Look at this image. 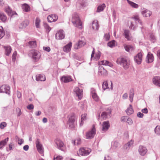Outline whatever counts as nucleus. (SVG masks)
<instances>
[{
    "instance_id": "f257e3e1",
    "label": "nucleus",
    "mask_w": 160,
    "mask_h": 160,
    "mask_svg": "<svg viewBox=\"0 0 160 160\" xmlns=\"http://www.w3.org/2000/svg\"><path fill=\"white\" fill-rule=\"evenodd\" d=\"M72 22L74 25L79 29L82 28V24L77 13H75L72 16Z\"/></svg>"
},
{
    "instance_id": "f03ea898",
    "label": "nucleus",
    "mask_w": 160,
    "mask_h": 160,
    "mask_svg": "<svg viewBox=\"0 0 160 160\" xmlns=\"http://www.w3.org/2000/svg\"><path fill=\"white\" fill-rule=\"evenodd\" d=\"M117 62L122 65L125 69L128 68L129 66V61L126 57H120L118 58Z\"/></svg>"
},
{
    "instance_id": "7ed1b4c3",
    "label": "nucleus",
    "mask_w": 160,
    "mask_h": 160,
    "mask_svg": "<svg viewBox=\"0 0 160 160\" xmlns=\"http://www.w3.org/2000/svg\"><path fill=\"white\" fill-rule=\"evenodd\" d=\"M33 60L35 62L38 61L41 56V54L39 51L35 50H32L30 51Z\"/></svg>"
},
{
    "instance_id": "20e7f679",
    "label": "nucleus",
    "mask_w": 160,
    "mask_h": 160,
    "mask_svg": "<svg viewBox=\"0 0 160 160\" xmlns=\"http://www.w3.org/2000/svg\"><path fill=\"white\" fill-rule=\"evenodd\" d=\"M55 142L58 149L63 151L66 150V147L63 142L61 140L57 138L55 140Z\"/></svg>"
},
{
    "instance_id": "39448f33",
    "label": "nucleus",
    "mask_w": 160,
    "mask_h": 160,
    "mask_svg": "<svg viewBox=\"0 0 160 160\" xmlns=\"http://www.w3.org/2000/svg\"><path fill=\"white\" fill-rule=\"evenodd\" d=\"M140 21V20L138 16H135L132 17L129 28L131 29H134L136 26V24L137 22H139Z\"/></svg>"
},
{
    "instance_id": "423d86ee",
    "label": "nucleus",
    "mask_w": 160,
    "mask_h": 160,
    "mask_svg": "<svg viewBox=\"0 0 160 160\" xmlns=\"http://www.w3.org/2000/svg\"><path fill=\"white\" fill-rule=\"evenodd\" d=\"M91 152L90 149L82 148L79 149L77 152V154L78 156H86L88 155Z\"/></svg>"
},
{
    "instance_id": "0eeeda50",
    "label": "nucleus",
    "mask_w": 160,
    "mask_h": 160,
    "mask_svg": "<svg viewBox=\"0 0 160 160\" xmlns=\"http://www.w3.org/2000/svg\"><path fill=\"white\" fill-rule=\"evenodd\" d=\"M96 133L95 126L94 125L92 126V130L86 133V138L88 139H91L92 138Z\"/></svg>"
},
{
    "instance_id": "6e6552de",
    "label": "nucleus",
    "mask_w": 160,
    "mask_h": 160,
    "mask_svg": "<svg viewBox=\"0 0 160 160\" xmlns=\"http://www.w3.org/2000/svg\"><path fill=\"white\" fill-rule=\"evenodd\" d=\"M75 121V117L74 115H72L69 118L68 122V125L70 128H73L74 127V122Z\"/></svg>"
},
{
    "instance_id": "1a4fd4ad",
    "label": "nucleus",
    "mask_w": 160,
    "mask_h": 160,
    "mask_svg": "<svg viewBox=\"0 0 160 160\" xmlns=\"http://www.w3.org/2000/svg\"><path fill=\"white\" fill-rule=\"evenodd\" d=\"M10 92V87L8 86L4 85L0 87V92L5 93L9 94Z\"/></svg>"
},
{
    "instance_id": "9d476101",
    "label": "nucleus",
    "mask_w": 160,
    "mask_h": 160,
    "mask_svg": "<svg viewBox=\"0 0 160 160\" xmlns=\"http://www.w3.org/2000/svg\"><path fill=\"white\" fill-rule=\"evenodd\" d=\"M56 38L57 39H62L64 38L65 35L64 31L62 30H60L56 33Z\"/></svg>"
},
{
    "instance_id": "9b49d317",
    "label": "nucleus",
    "mask_w": 160,
    "mask_h": 160,
    "mask_svg": "<svg viewBox=\"0 0 160 160\" xmlns=\"http://www.w3.org/2000/svg\"><path fill=\"white\" fill-rule=\"evenodd\" d=\"M94 50L95 49L93 48V50L91 54V58H93L94 60H98L100 58L101 56V52L99 51H98L95 53H94Z\"/></svg>"
},
{
    "instance_id": "f8f14e48",
    "label": "nucleus",
    "mask_w": 160,
    "mask_h": 160,
    "mask_svg": "<svg viewBox=\"0 0 160 160\" xmlns=\"http://www.w3.org/2000/svg\"><path fill=\"white\" fill-rule=\"evenodd\" d=\"M142 53L140 52L135 57L134 60L138 64H141L142 60Z\"/></svg>"
},
{
    "instance_id": "ddd939ff",
    "label": "nucleus",
    "mask_w": 160,
    "mask_h": 160,
    "mask_svg": "<svg viewBox=\"0 0 160 160\" xmlns=\"http://www.w3.org/2000/svg\"><path fill=\"white\" fill-rule=\"evenodd\" d=\"M74 92L78 97V98L81 99L82 96V90L80 89L78 87H76L74 89Z\"/></svg>"
},
{
    "instance_id": "4468645a",
    "label": "nucleus",
    "mask_w": 160,
    "mask_h": 160,
    "mask_svg": "<svg viewBox=\"0 0 160 160\" xmlns=\"http://www.w3.org/2000/svg\"><path fill=\"white\" fill-rule=\"evenodd\" d=\"M86 44V42H85L79 40L78 42L74 45V48L76 49H78L83 46H84Z\"/></svg>"
},
{
    "instance_id": "2eb2a0df",
    "label": "nucleus",
    "mask_w": 160,
    "mask_h": 160,
    "mask_svg": "<svg viewBox=\"0 0 160 160\" xmlns=\"http://www.w3.org/2000/svg\"><path fill=\"white\" fill-rule=\"evenodd\" d=\"M36 144L38 151L39 153L42 154L44 152L43 148H42V145L40 143L38 139L37 140Z\"/></svg>"
},
{
    "instance_id": "dca6fc26",
    "label": "nucleus",
    "mask_w": 160,
    "mask_h": 160,
    "mask_svg": "<svg viewBox=\"0 0 160 160\" xmlns=\"http://www.w3.org/2000/svg\"><path fill=\"white\" fill-rule=\"evenodd\" d=\"M62 82L64 83H67L72 81L71 77L69 76H63L61 79Z\"/></svg>"
},
{
    "instance_id": "f3484780",
    "label": "nucleus",
    "mask_w": 160,
    "mask_h": 160,
    "mask_svg": "<svg viewBox=\"0 0 160 160\" xmlns=\"http://www.w3.org/2000/svg\"><path fill=\"white\" fill-rule=\"evenodd\" d=\"M58 19L57 16L54 14H51L48 16L47 19L48 22H51L56 21Z\"/></svg>"
},
{
    "instance_id": "a211bd4d",
    "label": "nucleus",
    "mask_w": 160,
    "mask_h": 160,
    "mask_svg": "<svg viewBox=\"0 0 160 160\" xmlns=\"http://www.w3.org/2000/svg\"><path fill=\"white\" fill-rule=\"evenodd\" d=\"M138 151L139 154L142 155H144L147 152L146 148L142 146H140L138 149Z\"/></svg>"
},
{
    "instance_id": "6ab92c4d",
    "label": "nucleus",
    "mask_w": 160,
    "mask_h": 160,
    "mask_svg": "<svg viewBox=\"0 0 160 160\" xmlns=\"http://www.w3.org/2000/svg\"><path fill=\"white\" fill-rule=\"evenodd\" d=\"M109 83V84H111L110 87H108V83L107 81H105L103 82L102 85V88L103 90H105L108 88L112 90V89L113 84L112 82L110 81Z\"/></svg>"
},
{
    "instance_id": "aec40b11",
    "label": "nucleus",
    "mask_w": 160,
    "mask_h": 160,
    "mask_svg": "<svg viewBox=\"0 0 160 160\" xmlns=\"http://www.w3.org/2000/svg\"><path fill=\"white\" fill-rule=\"evenodd\" d=\"M98 72L99 75L106 76L108 74L107 71L102 66H100L99 68Z\"/></svg>"
},
{
    "instance_id": "412c9836",
    "label": "nucleus",
    "mask_w": 160,
    "mask_h": 160,
    "mask_svg": "<svg viewBox=\"0 0 160 160\" xmlns=\"http://www.w3.org/2000/svg\"><path fill=\"white\" fill-rule=\"evenodd\" d=\"M102 130L103 131H106L110 127L109 122L108 121L104 122L102 123Z\"/></svg>"
},
{
    "instance_id": "4be33fe9",
    "label": "nucleus",
    "mask_w": 160,
    "mask_h": 160,
    "mask_svg": "<svg viewBox=\"0 0 160 160\" xmlns=\"http://www.w3.org/2000/svg\"><path fill=\"white\" fill-rule=\"evenodd\" d=\"M85 2L84 0H78L76 3V7L77 9H79L84 6Z\"/></svg>"
},
{
    "instance_id": "5701e85b",
    "label": "nucleus",
    "mask_w": 160,
    "mask_h": 160,
    "mask_svg": "<svg viewBox=\"0 0 160 160\" xmlns=\"http://www.w3.org/2000/svg\"><path fill=\"white\" fill-rule=\"evenodd\" d=\"M72 45V43L71 42H70L68 44L65 46L63 47V51L65 52H69L71 49Z\"/></svg>"
},
{
    "instance_id": "b1692460",
    "label": "nucleus",
    "mask_w": 160,
    "mask_h": 160,
    "mask_svg": "<svg viewBox=\"0 0 160 160\" xmlns=\"http://www.w3.org/2000/svg\"><path fill=\"white\" fill-rule=\"evenodd\" d=\"M98 64L100 65L108 66L110 67L113 66V65L111 63L107 60H102L99 62H98Z\"/></svg>"
},
{
    "instance_id": "393cba45",
    "label": "nucleus",
    "mask_w": 160,
    "mask_h": 160,
    "mask_svg": "<svg viewBox=\"0 0 160 160\" xmlns=\"http://www.w3.org/2000/svg\"><path fill=\"white\" fill-rule=\"evenodd\" d=\"M153 83L155 85L159 87L160 86V77L159 76H156L152 79Z\"/></svg>"
},
{
    "instance_id": "a878e982",
    "label": "nucleus",
    "mask_w": 160,
    "mask_h": 160,
    "mask_svg": "<svg viewBox=\"0 0 160 160\" xmlns=\"http://www.w3.org/2000/svg\"><path fill=\"white\" fill-rule=\"evenodd\" d=\"M36 80L38 81H44L46 80V78L44 75L38 74L36 76Z\"/></svg>"
},
{
    "instance_id": "bb28decb",
    "label": "nucleus",
    "mask_w": 160,
    "mask_h": 160,
    "mask_svg": "<svg viewBox=\"0 0 160 160\" xmlns=\"http://www.w3.org/2000/svg\"><path fill=\"white\" fill-rule=\"evenodd\" d=\"M142 13L143 16L145 17H149L152 14V12L147 9L144 10L142 12Z\"/></svg>"
},
{
    "instance_id": "cd10ccee",
    "label": "nucleus",
    "mask_w": 160,
    "mask_h": 160,
    "mask_svg": "<svg viewBox=\"0 0 160 160\" xmlns=\"http://www.w3.org/2000/svg\"><path fill=\"white\" fill-rule=\"evenodd\" d=\"M147 62L148 63L152 62L154 60V57L152 54L149 52L147 56Z\"/></svg>"
},
{
    "instance_id": "c85d7f7f",
    "label": "nucleus",
    "mask_w": 160,
    "mask_h": 160,
    "mask_svg": "<svg viewBox=\"0 0 160 160\" xmlns=\"http://www.w3.org/2000/svg\"><path fill=\"white\" fill-rule=\"evenodd\" d=\"M99 28L98 22L97 20L93 21L92 23V28L95 30H98Z\"/></svg>"
},
{
    "instance_id": "c756f323",
    "label": "nucleus",
    "mask_w": 160,
    "mask_h": 160,
    "mask_svg": "<svg viewBox=\"0 0 160 160\" xmlns=\"http://www.w3.org/2000/svg\"><path fill=\"white\" fill-rule=\"evenodd\" d=\"M92 97L93 98V99L95 101H98L99 99V98L98 97V96L97 93H96V91L95 90L92 89Z\"/></svg>"
},
{
    "instance_id": "7c9ffc66",
    "label": "nucleus",
    "mask_w": 160,
    "mask_h": 160,
    "mask_svg": "<svg viewBox=\"0 0 160 160\" xmlns=\"http://www.w3.org/2000/svg\"><path fill=\"white\" fill-rule=\"evenodd\" d=\"M88 118L87 114V113H84L81 116V121L80 124V126H82L84 124V121Z\"/></svg>"
},
{
    "instance_id": "2f4dec72",
    "label": "nucleus",
    "mask_w": 160,
    "mask_h": 160,
    "mask_svg": "<svg viewBox=\"0 0 160 160\" xmlns=\"http://www.w3.org/2000/svg\"><path fill=\"white\" fill-rule=\"evenodd\" d=\"M124 35L128 40H130L131 39L132 37L130 36V32L129 30H125L124 31Z\"/></svg>"
},
{
    "instance_id": "473e14b6",
    "label": "nucleus",
    "mask_w": 160,
    "mask_h": 160,
    "mask_svg": "<svg viewBox=\"0 0 160 160\" xmlns=\"http://www.w3.org/2000/svg\"><path fill=\"white\" fill-rule=\"evenodd\" d=\"M4 11L9 16H12L14 14V12L8 6L5 8Z\"/></svg>"
},
{
    "instance_id": "72a5a7b5",
    "label": "nucleus",
    "mask_w": 160,
    "mask_h": 160,
    "mask_svg": "<svg viewBox=\"0 0 160 160\" xmlns=\"http://www.w3.org/2000/svg\"><path fill=\"white\" fill-rule=\"evenodd\" d=\"M5 50V54L7 56H8L11 52L12 48L10 46H3Z\"/></svg>"
},
{
    "instance_id": "f704fd0d",
    "label": "nucleus",
    "mask_w": 160,
    "mask_h": 160,
    "mask_svg": "<svg viewBox=\"0 0 160 160\" xmlns=\"http://www.w3.org/2000/svg\"><path fill=\"white\" fill-rule=\"evenodd\" d=\"M111 113V111H110L109 112H103L102 113L101 117L103 119H106L107 118H108V115L110 116Z\"/></svg>"
},
{
    "instance_id": "c9c22d12",
    "label": "nucleus",
    "mask_w": 160,
    "mask_h": 160,
    "mask_svg": "<svg viewBox=\"0 0 160 160\" xmlns=\"http://www.w3.org/2000/svg\"><path fill=\"white\" fill-rule=\"evenodd\" d=\"M126 112L128 115H129L132 114L133 111L131 105H129V107L126 110Z\"/></svg>"
},
{
    "instance_id": "e433bc0d",
    "label": "nucleus",
    "mask_w": 160,
    "mask_h": 160,
    "mask_svg": "<svg viewBox=\"0 0 160 160\" xmlns=\"http://www.w3.org/2000/svg\"><path fill=\"white\" fill-rule=\"evenodd\" d=\"M9 138H7L4 140H2L0 142V149L5 146Z\"/></svg>"
},
{
    "instance_id": "4c0bfd02",
    "label": "nucleus",
    "mask_w": 160,
    "mask_h": 160,
    "mask_svg": "<svg viewBox=\"0 0 160 160\" xmlns=\"http://www.w3.org/2000/svg\"><path fill=\"white\" fill-rule=\"evenodd\" d=\"M105 7L106 5L104 3L98 6L97 8V12H99L102 11Z\"/></svg>"
},
{
    "instance_id": "58836bf2",
    "label": "nucleus",
    "mask_w": 160,
    "mask_h": 160,
    "mask_svg": "<svg viewBox=\"0 0 160 160\" xmlns=\"http://www.w3.org/2000/svg\"><path fill=\"white\" fill-rule=\"evenodd\" d=\"M134 95V90L132 88L131 89L130 91L129 98L131 102L133 100V98Z\"/></svg>"
},
{
    "instance_id": "ea45409f",
    "label": "nucleus",
    "mask_w": 160,
    "mask_h": 160,
    "mask_svg": "<svg viewBox=\"0 0 160 160\" xmlns=\"http://www.w3.org/2000/svg\"><path fill=\"white\" fill-rule=\"evenodd\" d=\"M22 8L23 10L26 12H28L30 11V7L26 4H24L23 5Z\"/></svg>"
},
{
    "instance_id": "a19ab883",
    "label": "nucleus",
    "mask_w": 160,
    "mask_h": 160,
    "mask_svg": "<svg viewBox=\"0 0 160 160\" xmlns=\"http://www.w3.org/2000/svg\"><path fill=\"white\" fill-rule=\"evenodd\" d=\"M41 22V20L40 19L38 18H36L35 20V26L37 28H40V25Z\"/></svg>"
},
{
    "instance_id": "79ce46f5",
    "label": "nucleus",
    "mask_w": 160,
    "mask_h": 160,
    "mask_svg": "<svg viewBox=\"0 0 160 160\" xmlns=\"http://www.w3.org/2000/svg\"><path fill=\"white\" fill-rule=\"evenodd\" d=\"M127 2L132 7L137 8L138 7V5L130 1L129 0H127Z\"/></svg>"
},
{
    "instance_id": "37998d69",
    "label": "nucleus",
    "mask_w": 160,
    "mask_h": 160,
    "mask_svg": "<svg viewBox=\"0 0 160 160\" xmlns=\"http://www.w3.org/2000/svg\"><path fill=\"white\" fill-rule=\"evenodd\" d=\"M29 24V21L28 20H26L24 21L22 23L21 27L22 28H23L26 27Z\"/></svg>"
},
{
    "instance_id": "c03bdc74",
    "label": "nucleus",
    "mask_w": 160,
    "mask_h": 160,
    "mask_svg": "<svg viewBox=\"0 0 160 160\" xmlns=\"http://www.w3.org/2000/svg\"><path fill=\"white\" fill-rule=\"evenodd\" d=\"M0 19L3 22H4L7 19V17L3 13L0 12Z\"/></svg>"
},
{
    "instance_id": "a18cd8bd",
    "label": "nucleus",
    "mask_w": 160,
    "mask_h": 160,
    "mask_svg": "<svg viewBox=\"0 0 160 160\" xmlns=\"http://www.w3.org/2000/svg\"><path fill=\"white\" fill-rule=\"evenodd\" d=\"M116 44V42L115 40H113L108 42V46L110 48H112L115 46Z\"/></svg>"
},
{
    "instance_id": "49530a36",
    "label": "nucleus",
    "mask_w": 160,
    "mask_h": 160,
    "mask_svg": "<svg viewBox=\"0 0 160 160\" xmlns=\"http://www.w3.org/2000/svg\"><path fill=\"white\" fill-rule=\"evenodd\" d=\"M28 44L32 48H34L37 46L36 41H30L28 42Z\"/></svg>"
},
{
    "instance_id": "de8ad7c7",
    "label": "nucleus",
    "mask_w": 160,
    "mask_h": 160,
    "mask_svg": "<svg viewBox=\"0 0 160 160\" xmlns=\"http://www.w3.org/2000/svg\"><path fill=\"white\" fill-rule=\"evenodd\" d=\"M124 47L125 50L128 52H129L130 51H132L133 49V47L131 46L124 45Z\"/></svg>"
},
{
    "instance_id": "09e8293b",
    "label": "nucleus",
    "mask_w": 160,
    "mask_h": 160,
    "mask_svg": "<svg viewBox=\"0 0 160 160\" xmlns=\"http://www.w3.org/2000/svg\"><path fill=\"white\" fill-rule=\"evenodd\" d=\"M5 32L2 26H0V39L2 38L4 35Z\"/></svg>"
},
{
    "instance_id": "8fccbe9b",
    "label": "nucleus",
    "mask_w": 160,
    "mask_h": 160,
    "mask_svg": "<svg viewBox=\"0 0 160 160\" xmlns=\"http://www.w3.org/2000/svg\"><path fill=\"white\" fill-rule=\"evenodd\" d=\"M133 141L132 140H131L125 146V148L126 149H127L128 148H129V147H131L133 144Z\"/></svg>"
},
{
    "instance_id": "3c124183",
    "label": "nucleus",
    "mask_w": 160,
    "mask_h": 160,
    "mask_svg": "<svg viewBox=\"0 0 160 160\" xmlns=\"http://www.w3.org/2000/svg\"><path fill=\"white\" fill-rule=\"evenodd\" d=\"M155 132L158 135H160V126H157L155 129Z\"/></svg>"
},
{
    "instance_id": "603ef678",
    "label": "nucleus",
    "mask_w": 160,
    "mask_h": 160,
    "mask_svg": "<svg viewBox=\"0 0 160 160\" xmlns=\"http://www.w3.org/2000/svg\"><path fill=\"white\" fill-rule=\"evenodd\" d=\"M17 55V52L16 51H15L13 52L12 55V60L13 61L15 62V61L16 56Z\"/></svg>"
},
{
    "instance_id": "864d4df0",
    "label": "nucleus",
    "mask_w": 160,
    "mask_h": 160,
    "mask_svg": "<svg viewBox=\"0 0 160 160\" xmlns=\"http://www.w3.org/2000/svg\"><path fill=\"white\" fill-rule=\"evenodd\" d=\"M7 124L6 122H2L0 124V128L1 129H3L7 126Z\"/></svg>"
},
{
    "instance_id": "5fc2aeb1",
    "label": "nucleus",
    "mask_w": 160,
    "mask_h": 160,
    "mask_svg": "<svg viewBox=\"0 0 160 160\" xmlns=\"http://www.w3.org/2000/svg\"><path fill=\"white\" fill-rule=\"evenodd\" d=\"M75 143H76L77 145L80 144L81 143V139L79 138H78L75 139L74 141V144L75 145Z\"/></svg>"
},
{
    "instance_id": "6e6d98bb",
    "label": "nucleus",
    "mask_w": 160,
    "mask_h": 160,
    "mask_svg": "<svg viewBox=\"0 0 160 160\" xmlns=\"http://www.w3.org/2000/svg\"><path fill=\"white\" fill-rule=\"evenodd\" d=\"M16 112L18 116H19L21 115V111L20 109L19 108H17L16 109Z\"/></svg>"
},
{
    "instance_id": "4d7b16f0",
    "label": "nucleus",
    "mask_w": 160,
    "mask_h": 160,
    "mask_svg": "<svg viewBox=\"0 0 160 160\" xmlns=\"http://www.w3.org/2000/svg\"><path fill=\"white\" fill-rule=\"evenodd\" d=\"M63 158L61 156H58L56 157H54V160H62Z\"/></svg>"
},
{
    "instance_id": "13d9d810",
    "label": "nucleus",
    "mask_w": 160,
    "mask_h": 160,
    "mask_svg": "<svg viewBox=\"0 0 160 160\" xmlns=\"http://www.w3.org/2000/svg\"><path fill=\"white\" fill-rule=\"evenodd\" d=\"M27 108L29 109H33L34 108V106L32 104L28 105L27 106Z\"/></svg>"
},
{
    "instance_id": "bf43d9fd",
    "label": "nucleus",
    "mask_w": 160,
    "mask_h": 160,
    "mask_svg": "<svg viewBox=\"0 0 160 160\" xmlns=\"http://www.w3.org/2000/svg\"><path fill=\"white\" fill-rule=\"evenodd\" d=\"M104 38L106 40H108L110 38V35L109 33H107L105 34L104 35Z\"/></svg>"
},
{
    "instance_id": "052dcab7",
    "label": "nucleus",
    "mask_w": 160,
    "mask_h": 160,
    "mask_svg": "<svg viewBox=\"0 0 160 160\" xmlns=\"http://www.w3.org/2000/svg\"><path fill=\"white\" fill-rule=\"evenodd\" d=\"M44 27L45 28L48 30V32H49L51 29V28L47 24H45Z\"/></svg>"
},
{
    "instance_id": "680f3d73",
    "label": "nucleus",
    "mask_w": 160,
    "mask_h": 160,
    "mask_svg": "<svg viewBox=\"0 0 160 160\" xmlns=\"http://www.w3.org/2000/svg\"><path fill=\"white\" fill-rule=\"evenodd\" d=\"M43 48L44 50L48 52L50 51L51 50L50 47H43Z\"/></svg>"
},
{
    "instance_id": "e2e57ef3",
    "label": "nucleus",
    "mask_w": 160,
    "mask_h": 160,
    "mask_svg": "<svg viewBox=\"0 0 160 160\" xmlns=\"http://www.w3.org/2000/svg\"><path fill=\"white\" fill-rule=\"evenodd\" d=\"M142 113H147L148 112V110L147 108H145L142 110Z\"/></svg>"
},
{
    "instance_id": "0e129e2a",
    "label": "nucleus",
    "mask_w": 160,
    "mask_h": 160,
    "mask_svg": "<svg viewBox=\"0 0 160 160\" xmlns=\"http://www.w3.org/2000/svg\"><path fill=\"white\" fill-rule=\"evenodd\" d=\"M137 116L139 118H142L143 116V114L140 112L138 113Z\"/></svg>"
},
{
    "instance_id": "69168bd1",
    "label": "nucleus",
    "mask_w": 160,
    "mask_h": 160,
    "mask_svg": "<svg viewBox=\"0 0 160 160\" xmlns=\"http://www.w3.org/2000/svg\"><path fill=\"white\" fill-rule=\"evenodd\" d=\"M24 141L23 139H19L18 141V143L19 145H21L23 142Z\"/></svg>"
},
{
    "instance_id": "338daca9",
    "label": "nucleus",
    "mask_w": 160,
    "mask_h": 160,
    "mask_svg": "<svg viewBox=\"0 0 160 160\" xmlns=\"http://www.w3.org/2000/svg\"><path fill=\"white\" fill-rule=\"evenodd\" d=\"M105 160H111V158L108 156L107 155L105 157Z\"/></svg>"
},
{
    "instance_id": "774afa93",
    "label": "nucleus",
    "mask_w": 160,
    "mask_h": 160,
    "mask_svg": "<svg viewBox=\"0 0 160 160\" xmlns=\"http://www.w3.org/2000/svg\"><path fill=\"white\" fill-rule=\"evenodd\" d=\"M157 56L158 58L160 59V49L157 51Z\"/></svg>"
}]
</instances>
